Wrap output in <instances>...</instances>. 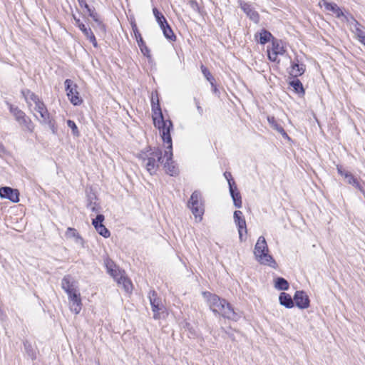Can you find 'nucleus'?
<instances>
[{
	"instance_id": "15",
	"label": "nucleus",
	"mask_w": 365,
	"mask_h": 365,
	"mask_svg": "<svg viewBox=\"0 0 365 365\" xmlns=\"http://www.w3.org/2000/svg\"><path fill=\"white\" fill-rule=\"evenodd\" d=\"M19 192L17 190L11 188L9 187H3L0 188V197L1 198H6L13 202H18L19 201Z\"/></svg>"
},
{
	"instance_id": "43",
	"label": "nucleus",
	"mask_w": 365,
	"mask_h": 365,
	"mask_svg": "<svg viewBox=\"0 0 365 365\" xmlns=\"http://www.w3.org/2000/svg\"><path fill=\"white\" fill-rule=\"evenodd\" d=\"M153 14H154V16H155V18H156L157 16H160V15H162V14H161V13H160V12L158 11V10L156 8H154V9H153Z\"/></svg>"
},
{
	"instance_id": "30",
	"label": "nucleus",
	"mask_w": 365,
	"mask_h": 365,
	"mask_svg": "<svg viewBox=\"0 0 365 365\" xmlns=\"http://www.w3.org/2000/svg\"><path fill=\"white\" fill-rule=\"evenodd\" d=\"M274 287L278 290H287L289 289V283L285 279L277 277L274 281Z\"/></svg>"
},
{
	"instance_id": "5",
	"label": "nucleus",
	"mask_w": 365,
	"mask_h": 365,
	"mask_svg": "<svg viewBox=\"0 0 365 365\" xmlns=\"http://www.w3.org/2000/svg\"><path fill=\"white\" fill-rule=\"evenodd\" d=\"M197 221H201L204 214V205L202 200V196L200 192L195 191L191 195L187 204Z\"/></svg>"
},
{
	"instance_id": "22",
	"label": "nucleus",
	"mask_w": 365,
	"mask_h": 365,
	"mask_svg": "<svg viewBox=\"0 0 365 365\" xmlns=\"http://www.w3.org/2000/svg\"><path fill=\"white\" fill-rule=\"evenodd\" d=\"M349 23L354 28V32L359 41L365 38V32L361 29V25L356 19L350 16Z\"/></svg>"
},
{
	"instance_id": "12",
	"label": "nucleus",
	"mask_w": 365,
	"mask_h": 365,
	"mask_svg": "<svg viewBox=\"0 0 365 365\" xmlns=\"http://www.w3.org/2000/svg\"><path fill=\"white\" fill-rule=\"evenodd\" d=\"M68 297L71 311L76 314H79L82 308V302L78 290L71 294V295H68Z\"/></svg>"
},
{
	"instance_id": "4",
	"label": "nucleus",
	"mask_w": 365,
	"mask_h": 365,
	"mask_svg": "<svg viewBox=\"0 0 365 365\" xmlns=\"http://www.w3.org/2000/svg\"><path fill=\"white\" fill-rule=\"evenodd\" d=\"M254 255L256 260L261 264L271 267L272 268L277 267V262L269 255V250L267 241L263 236H260L255 245Z\"/></svg>"
},
{
	"instance_id": "10",
	"label": "nucleus",
	"mask_w": 365,
	"mask_h": 365,
	"mask_svg": "<svg viewBox=\"0 0 365 365\" xmlns=\"http://www.w3.org/2000/svg\"><path fill=\"white\" fill-rule=\"evenodd\" d=\"M10 112L14 115L16 121L21 125L26 126L27 128L31 130L29 127L30 120L26 117L25 113L21 110L18 107H15L11 104L7 103Z\"/></svg>"
},
{
	"instance_id": "20",
	"label": "nucleus",
	"mask_w": 365,
	"mask_h": 365,
	"mask_svg": "<svg viewBox=\"0 0 365 365\" xmlns=\"http://www.w3.org/2000/svg\"><path fill=\"white\" fill-rule=\"evenodd\" d=\"M240 7L252 21L255 23L259 22V16L258 13L252 9L250 4L242 2L240 3Z\"/></svg>"
},
{
	"instance_id": "28",
	"label": "nucleus",
	"mask_w": 365,
	"mask_h": 365,
	"mask_svg": "<svg viewBox=\"0 0 365 365\" xmlns=\"http://www.w3.org/2000/svg\"><path fill=\"white\" fill-rule=\"evenodd\" d=\"M256 38L259 37V41L261 44H264L270 41L272 37L270 32L267 30H262L259 33L257 34Z\"/></svg>"
},
{
	"instance_id": "2",
	"label": "nucleus",
	"mask_w": 365,
	"mask_h": 365,
	"mask_svg": "<svg viewBox=\"0 0 365 365\" xmlns=\"http://www.w3.org/2000/svg\"><path fill=\"white\" fill-rule=\"evenodd\" d=\"M203 296L214 313H217L225 318L235 321L239 319V315L235 313L232 306L225 299L210 292H203Z\"/></svg>"
},
{
	"instance_id": "3",
	"label": "nucleus",
	"mask_w": 365,
	"mask_h": 365,
	"mask_svg": "<svg viewBox=\"0 0 365 365\" xmlns=\"http://www.w3.org/2000/svg\"><path fill=\"white\" fill-rule=\"evenodd\" d=\"M138 158L150 175L155 173L160 164L164 163L161 150L155 147L141 151L138 154Z\"/></svg>"
},
{
	"instance_id": "38",
	"label": "nucleus",
	"mask_w": 365,
	"mask_h": 365,
	"mask_svg": "<svg viewBox=\"0 0 365 365\" xmlns=\"http://www.w3.org/2000/svg\"><path fill=\"white\" fill-rule=\"evenodd\" d=\"M104 219H105L104 216L101 214H99L96 216V217L95 219H93L92 225L96 228V225L98 226L100 224H102L103 222L104 221Z\"/></svg>"
},
{
	"instance_id": "32",
	"label": "nucleus",
	"mask_w": 365,
	"mask_h": 365,
	"mask_svg": "<svg viewBox=\"0 0 365 365\" xmlns=\"http://www.w3.org/2000/svg\"><path fill=\"white\" fill-rule=\"evenodd\" d=\"M96 230L98 232L99 235L104 237L105 238H107L110 237V232L109 230L104 226V225L100 224L98 226L96 225Z\"/></svg>"
},
{
	"instance_id": "31",
	"label": "nucleus",
	"mask_w": 365,
	"mask_h": 365,
	"mask_svg": "<svg viewBox=\"0 0 365 365\" xmlns=\"http://www.w3.org/2000/svg\"><path fill=\"white\" fill-rule=\"evenodd\" d=\"M161 29L163 30V34L166 38L172 41L175 39V36L168 24L165 25L163 27H161Z\"/></svg>"
},
{
	"instance_id": "26",
	"label": "nucleus",
	"mask_w": 365,
	"mask_h": 365,
	"mask_svg": "<svg viewBox=\"0 0 365 365\" xmlns=\"http://www.w3.org/2000/svg\"><path fill=\"white\" fill-rule=\"evenodd\" d=\"M305 67L304 64H299L298 63H293L291 67L290 73L294 76H299L304 73Z\"/></svg>"
},
{
	"instance_id": "6",
	"label": "nucleus",
	"mask_w": 365,
	"mask_h": 365,
	"mask_svg": "<svg viewBox=\"0 0 365 365\" xmlns=\"http://www.w3.org/2000/svg\"><path fill=\"white\" fill-rule=\"evenodd\" d=\"M149 299L153 312V317L155 319H158L161 317V314L164 313L165 307L161 299L156 297V293L154 291L150 292Z\"/></svg>"
},
{
	"instance_id": "11",
	"label": "nucleus",
	"mask_w": 365,
	"mask_h": 365,
	"mask_svg": "<svg viewBox=\"0 0 365 365\" xmlns=\"http://www.w3.org/2000/svg\"><path fill=\"white\" fill-rule=\"evenodd\" d=\"M233 218L238 228L240 240L243 241V232L247 233V226L242 212L240 210L235 211Z\"/></svg>"
},
{
	"instance_id": "8",
	"label": "nucleus",
	"mask_w": 365,
	"mask_h": 365,
	"mask_svg": "<svg viewBox=\"0 0 365 365\" xmlns=\"http://www.w3.org/2000/svg\"><path fill=\"white\" fill-rule=\"evenodd\" d=\"M320 7H324L327 11H331L337 18H342L344 21H349V18L344 15L341 9L334 3H329L326 0H321L319 2Z\"/></svg>"
},
{
	"instance_id": "14",
	"label": "nucleus",
	"mask_w": 365,
	"mask_h": 365,
	"mask_svg": "<svg viewBox=\"0 0 365 365\" xmlns=\"http://www.w3.org/2000/svg\"><path fill=\"white\" fill-rule=\"evenodd\" d=\"M132 29H133V31L134 33V35H135V38L137 41V43H138V46H139L140 49V51L142 52V53L145 56H147L148 58L150 57V50L149 48L147 47V46L145 45V41H143L142 36H141V34H140L138 29V27L136 26L135 24H132Z\"/></svg>"
},
{
	"instance_id": "1",
	"label": "nucleus",
	"mask_w": 365,
	"mask_h": 365,
	"mask_svg": "<svg viewBox=\"0 0 365 365\" xmlns=\"http://www.w3.org/2000/svg\"><path fill=\"white\" fill-rule=\"evenodd\" d=\"M153 120L154 125L160 131L161 138L167 147L165 150L163 158L165 159L164 167L166 173L171 176L175 175L178 173V169L173 165V144L172 138L170 136V130L173 128V123L170 120H164L159 104H154L153 98Z\"/></svg>"
},
{
	"instance_id": "25",
	"label": "nucleus",
	"mask_w": 365,
	"mask_h": 365,
	"mask_svg": "<svg viewBox=\"0 0 365 365\" xmlns=\"http://www.w3.org/2000/svg\"><path fill=\"white\" fill-rule=\"evenodd\" d=\"M23 94L25 97L26 101L29 103L30 106H32L33 104L35 106L41 101L34 93L30 91H26V92H23Z\"/></svg>"
},
{
	"instance_id": "37",
	"label": "nucleus",
	"mask_w": 365,
	"mask_h": 365,
	"mask_svg": "<svg viewBox=\"0 0 365 365\" xmlns=\"http://www.w3.org/2000/svg\"><path fill=\"white\" fill-rule=\"evenodd\" d=\"M67 125L72 130V133L75 136H79V130L74 121L71 120H67Z\"/></svg>"
},
{
	"instance_id": "21",
	"label": "nucleus",
	"mask_w": 365,
	"mask_h": 365,
	"mask_svg": "<svg viewBox=\"0 0 365 365\" xmlns=\"http://www.w3.org/2000/svg\"><path fill=\"white\" fill-rule=\"evenodd\" d=\"M228 184L230 187V192L232 196V198L234 202V205L236 207H242V199L240 193L237 190L236 187H233L234 182H230V180H228Z\"/></svg>"
},
{
	"instance_id": "47",
	"label": "nucleus",
	"mask_w": 365,
	"mask_h": 365,
	"mask_svg": "<svg viewBox=\"0 0 365 365\" xmlns=\"http://www.w3.org/2000/svg\"><path fill=\"white\" fill-rule=\"evenodd\" d=\"M78 1H79V4H80L81 6L85 7V3H86L85 1H83V0H78Z\"/></svg>"
},
{
	"instance_id": "18",
	"label": "nucleus",
	"mask_w": 365,
	"mask_h": 365,
	"mask_svg": "<svg viewBox=\"0 0 365 365\" xmlns=\"http://www.w3.org/2000/svg\"><path fill=\"white\" fill-rule=\"evenodd\" d=\"M73 19L75 20L76 25L83 33V34L86 36V38L90 40V41L93 43V46L97 47L98 46L97 41H96L95 36L93 35L91 29H87L86 27V26L83 23L81 22L80 19H76L75 16H73Z\"/></svg>"
},
{
	"instance_id": "27",
	"label": "nucleus",
	"mask_w": 365,
	"mask_h": 365,
	"mask_svg": "<svg viewBox=\"0 0 365 365\" xmlns=\"http://www.w3.org/2000/svg\"><path fill=\"white\" fill-rule=\"evenodd\" d=\"M66 237L67 238H73L75 242L78 244H81L83 242V239L80 237L78 232L71 227H68L66 232Z\"/></svg>"
},
{
	"instance_id": "9",
	"label": "nucleus",
	"mask_w": 365,
	"mask_h": 365,
	"mask_svg": "<svg viewBox=\"0 0 365 365\" xmlns=\"http://www.w3.org/2000/svg\"><path fill=\"white\" fill-rule=\"evenodd\" d=\"M285 53L283 43L281 41L273 39L272 47L271 50H268V58L270 61H277L278 55H283Z\"/></svg>"
},
{
	"instance_id": "35",
	"label": "nucleus",
	"mask_w": 365,
	"mask_h": 365,
	"mask_svg": "<svg viewBox=\"0 0 365 365\" xmlns=\"http://www.w3.org/2000/svg\"><path fill=\"white\" fill-rule=\"evenodd\" d=\"M24 349L26 350V354L31 358V359H36V352L33 349L31 344L28 341H25L24 343Z\"/></svg>"
},
{
	"instance_id": "41",
	"label": "nucleus",
	"mask_w": 365,
	"mask_h": 365,
	"mask_svg": "<svg viewBox=\"0 0 365 365\" xmlns=\"http://www.w3.org/2000/svg\"><path fill=\"white\" fill-rule=\"evenodd\" d=\"M106 266L108 272H109L110 270L113 269L115 267V265L113 264V263L112 262H109V261L106 262Z\"/></svg>"
},
{
	"instance_id": "24",
	"label": "nucleus",
	"mask_w": 365,
	"mask_h": 365,
	"mask_svg": "<svg viewBox=\"0 0 365 365\" xmlns=\"http://www.w3.org/2000/svg\"><path fill=\"white\" fill-rule=\"evenodd\" d=\"M117 282L119 284H122L123 289L126 292H130L133 289V284L130 280L127 278L123 274H120L119 278H117Z\"/></svg>"
},
{
	"instance_id": "49",
	"label": "nucleus",
	"mask_w": 365,
	"mask_h": 365,
	"mask_svg": "<svg viewBox=\"0 0 365 365\" xmlns=\"http://www.w3.org/2000/svg\"><path fill=\"white\" fill-rule=\"evenodd\" d=\"M217 91V88L215 87L214 88V91L215 92Z\"/></svg>"
},
{
	"instance_id": "39",
	"label": "nucleus",
	"mask_w": 365,
	"mask_h": 365,
	"mask_svg": "<svg viewBox=\"0 0 365 365\" xmlns=\"http://www.w3.org/2000/svg\"><path fill=\"white\" fill-rule=\"evenodd\" d=\"M116 281L117 278H119L120 274H123V273L120 272V270H118L116 267H115L113 269L110 270L108 272Z\"/></svg>"
},
{
	"instance_id": "23",
	"label": "nucleus",
	"mask_w": 365,
	"mask_h": 365,
	"mask_svg": "<svg viewBox=\"0 0 365 365\" xmlns=\"http://www.w3.org/2000/svg\"><path fill=\"white\" fill-rule=\"evenodd\" d=\"M279 302L287 308H292L294 306V302L291 296L285 292H282L279 297Z\"/></svg>"
},
{
	"instance_id": "42",
	"label": "nucleus",
	"mask_w": 365,
	"mask_h": 365,
	"mask_svg": "<svg viewBox=\"0 0 365 365\" xmlns=\"http://www.w3.org/2000/svg\"><path fill=\"white\" fill-rule=\"evenodd\" d=\"M224 175H225V178H226L227 180H230V182H232V175H231V173H230L225 172V173H224Z\"/></svg>"
},
{
	"instance_id": "44",
	"label": "nucleus",
	"mask_w": 365,
	"mask_h": 365,
	"mask_svg": "<svg viewBox=\"0 0 365 365\" xmlns=\"http://www.w3.org/2000/svg\"><path fill=\"white\" fill-rule=\"evenodd\" d=\"M197 110L198 113H199L200 115H202V113H203V110H202V107L199 105V103H197Z\"/></svg>"
},
{
	"instance_id": "36",
	"label": "nucleus",
	"mask_w": 365,
	"mask_h": 365,
	"mask_svg": "<svg viewBox=\"0 0 365 365\" xmlns=\"http://www.w3.org/2000/svg\"><path fill=\"white\" fill-rule=\"evenodd\" d=\"M85 8L87 9L89 16L93 19V21H95L96 23H98L99 25L103 27V26L101 25V22L98 19V15L96 12H94V11L91 10L86 3H85Z\"/></svg>"
},
{
	"instance_id": "17",
	"label": "nucleus",
	"mask_w": 365,
	"mask_h": 365,
	"mask_svg": "<svg viewBox=\"0 0 365 365\" xmlns=\"http://www.w3.org/2000/svg\"><path fill=\"white\" fill-rule=\"evenodd\" d=\"M61 287L68 295L77 291L75 282L71 275H66L61 281Z\"/></svg>"
},
{
	"instance_id": "29",
	"label": "nucleus",
	"mask_w": 365,
	"mask_h": 365,
	"mask_svg": "<svg viewBox=\"0 0 365 365\" xmlns=\"http://www.w3.org/2000/svg\"><path fill=\"white\" fill-rule=\"evenodd\" d=\"M267 120L269 123V125L276 130H277L279 133H281L284 137L289 138L286 132L284 131V128L278 125L277 122L275 121V119L274 117H267Z\"/></svg>"
},
{
	"instance_id": "46",
	"label": "nucleus",
	"mask_w": 365,
	"mask_h": 365,
	"mask_svg": "<svg viewBox=\"0 0 365 365\" xmlns=\"http://www.w3.org/2000/svg\"><path fill=\"white\" fill-rule=\"evenodd\" d=\"M4 148L3 145L0 143V155L4 153Z\"/></svg>"
},
{
	"instance_id": "16",
	"label": "nucleus",
	"mask_w": 365,
	"mask_h": 365,
	"mask_svg": "<svg viewBox=\"0 0 365 365\" xmlns=\"http://www.w3.org/2000/svg\"><path fill=\"white\" fill-rule=\"evenodd\" d=\"M294 301L300 309H306L309 306V299L307 294L303 291L296 292L294 296Z\"/></svg>"
},
{
	"instance_id": "45",
	"label": "nucleus",
	"mask_w": 365,
	"mask_h": 365,
	"mask_svg": "<svg viewBox=\"0 0 365 365\" xmlns=\"http://www.w3.org/2000/svg\"><path fill=\"white\" fill-rule=\"evenodd\" d=\"M88 207H89L91 208V210L92 211H93V212H97V211H98V210H97V209H96V206H95V205H92V203H90V204L88 205Z\"/></svg>"
},
{
	"instance_id": "13",
	"label": "nucleus",
	"mask_w": 365,
	"mask_h": 365,
	"mask_svg": "<svg viewBox=\"0 0 365 365\" xmlns=\"http://www.w3.org/2000/svg\"><path fill=\"white\" fill-rule=\"evenodd\" d=\"M34 110L39 113L41 119L40 121L43 123H48L51 125L53 133H54L53 125H51V121L49 118V113L45 107L43 102L40 101L34 107Z\"/></svg>"
},
{
	"instance_id": "48",
	"label": "nucleus",
	"mask_w": 365,
	"mask_h": 365,
	"mask_svg": "<svg viewBox=\"0 0 365 365\" xmlns=\"http://www.w3.org/2000/svg\"><path fill=\"white\" fill-rule=\"evenodd\" d=\"M360 42L365 46V38H363Z\"/></svg>"
},
{
	"instance_id": "33",
	"label": "nucleus",
	"mask_w": 365,
	"mask_h": 365,
	"mask_svg": "<svg viewBox=\"0 0 365 365\" xmlns=\"http://www.w3.org/2000/svg\"><path fill=\"white\" fill-rule=\"evenodd\" d=\"M290 85L294 88V91L298 93H304V90L301 81L298 79L294 80L290 83Z\"/></svg>"
},
{
	"instance_id": "19",
	"label": "nucleus",
	"mask_w": 365,
	"mask_h": 365,
	"mask_svg": "<svg viewBox=\"0 0 365 365\" xmlns=\"http://www.w3.org/2000/svg\"><path fill=\"white\" fill-rule=\"evenodd\" d=\"M337 170L338 173L346 179L347 183L352 185L354 187L360 190H362L359 182L351 173L344 171L341 167H337Z\"/></svg>"
},
{
	"instance_id": "34",
	"label": "nucleus",
	"mask_w": 365,
	"mask_h": 365,
	"mask_svg": "<svg viewBox=\"0 0 365 365\" xmlns=\"http://www.w3.org/2000/svg\"><path fill=\"white\" fill-rule=\"evenodd\" d=\"M200 68L205 78L210 83L211 86L214 87V78L211 75L210 71L203 65L201 66Z\"/></svg>"
},
{
	"instance_id": "40",
	"label": "nucleus",
	"mask_w": 365,
	"mask_h": 365,
	"mask_svg": "<svg viewBox=\"0 0 365 365\" xmlns=\"http://www.w3.org/2000/svg\"><path fill=\"white\" fill-rule=\"evenodd\" d=\"M157 22L158 23L160 27H163L165 25L168 24V22L165 18V16L162 14L160 16H157L155 18Z\"/></svg>"
},
{
	"instance_id": "7",
	"label": "nucleus",
	"mask_w": 365,
	"mask_h": 365,
	"mask_svg": "<svg viewBox=\"0 0 365 365\" xmlns=\"http://www.w3.org/2000/svg\"><path fill=\"white\" fill-rule=\"evenodd\" d=\"M65 86L67 96L71 103L74 106L80 105L82 103V99L77 91V86L73 84V81L70 79L65 81Z\"/></svg>"
}]
</instances>
